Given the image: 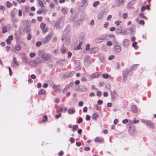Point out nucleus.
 I'll use <instances>...</instances> for the list:
<instances>
[{"label":"nucleus","instance_id":"0eeeda50","mask_svg":"<svg viewBox=\"0 0 156 156\" xmlns=\"http://www.w3.org/2000/svg\"><path fill=\"white\" fill-rule=\"evenodd\" d=\"M56 63L61 65H66L68 63V60L66 59L59 60L57 61Z\"/></svg>","mask_w":156,"mask_h":156},{"label":"nucleus","instance_id":"f8f14e48","mask_svg":"<svg viewBox=\"0 0 156 156\" xmlns=\"http://www.w3.org/2000/svg\"><path fill=\"white\" fill-rule=\"evenodd\" d=\"M76 90L80 91H87V89L84 85H80L76 89Z\"/></svg>","mask_w":156,"mask_h":156},{"label":"nucleus","instance_id":"c03bdc74","mask_svg":"<svg viewBox=\"0 0 156 156\" xmlns=\"http://www.w3.org/2000/svg\"><path fill=\"white\" fill-rule=\"evenodd\" d=\"M63 110V108L61 106H60L59 107L58 109L56 111L57 112H58L59 111L62 112Z\"/></svg>","mask_w":156,"mask_h":156},{"label":"nucleus","instance_id":"e2e57ef3","mask_svg":"<svg viewBox=\"0 0 156 156\" xmlns=\"http://www.w3.org/2000/svg\"><path fill=\"white\" fill-rule=\"evenodd\" d=\"M107 44L108 46H110L112 45V42L111 41H107Z\"/></svg>","mask_w":156,"mask_h":156},{"label":"nucleus","instance_id":"864d4df0","mask_svg":"<svg viewBox=\"0 0 156 156\" xmlns=\"http://www.w3.org/2000/svg\"><path fill=\"white\" fill-rule=\"evenodd\" d=\"M127 76H123V81L122 82L124 83L126 80L127 77Z\"/></svg>","mask_w":156,"mask_h":156},{"label":"nucleus","instance_id":"a18cd8bd","mask_svg":"<svg viewBox=\"0 0 156 156\" xmlns=\"http://www.w3.org/2000/svg\"><path fill=\"white\" fill-rule=\"evenodd\" d=\"M139 16L142 17V18L147 20V18L145 16H144V14L143 13H140L139 15Z\"/></svg>","mask_w":156,"mask_h":156},{"label":"nucleus","instance_id":"a878e982","mask_svg":"<svg viewBox=\"0 0 156 156\" xmlns=\"http://www.w3.org/2000/svg\"><path fill=\"white\" fill-rule=\"evenodd\" d=\"M46 94V91L44 89H41L38 92V94L39 95L42 94L45 95Z\"/></svg>","mask_w":156,"mask_h":156},{"label":"nucleus","instance_id":"a19ab883","mask_svg":"<svg viewBox=\"0 0 156 156\" xmlns=\"http://www.w3.org/2000/svg\"><path fill=\"white\" fill-rule=\"evenodd\" d=\"M122 30L121 29H117L116 30V32L117 34H121Z\"/></svg>","mask_w":156,"mask_h":156},{"label":"nucleus","instance_id":"ddd939ff","mask_svg":"<svg viewBox=\"0 0 156 156\" xmlns=\"http://www.w3.org/2000/svg\"><path fill=\"white\" fill-rule=\"evenodd\" d=\"M136 28L135 26L133 25H132L130 28L129 29L130 33L131 35H132L134 34V33L135 32Z\"/></svg>","mask_w":156,"mask_h":156},{"label":"nucleus","instance_id":"bf43d9fd","mask_svg":"<svg viewBox=\"0 0 156 156\" xmlns=\"http://www.w3.org/2000/svg\"><path fill=\"white\" fill-rule=\"evenodd\" d=\"M83 121V119L82 118L80 117L78 120L77 122L78 123L80 124Z\"/></svg>","mask_w":156,"mask_h":156},{"label":"nucleus","instance_id":"bb28decb","mask_svg":"<svg viewBox=\"0 0 156 156\" xmlns=\"http://www.w3.org/2000/svg\"><path fill=\"white\" fill-rule=\"evenodd\" d=\"M101 74L100 73H95L92 75V77L93 78H97Z\"/></svg>","mask_w":156,"mask_h":156},{"label":"nucleus","instance_id":"58836bf2","mask_svg":"<svg viewBox=\"0 0 156 156\" xmlns=\"http://www.w3.org/2000/svg\"><path fill=\"white\" fill-rule=\"evenodd\" d=\"M46 26V24L45 23L42 22L41 23L40 27L41 29L45 28V26Z\"/></svg>","mask_w":156,"mask_h":156},{"label":"nucleus","instance_id":"8fccbe9b","mask_svg":"<svg viewBox=\"0 0 156 156\" xmlns=\"http://www.w3.org/2000/svg\"><path fill=\"white\" fill-rule=\"evenodd\" d=\"M90 46L89 44H87L86 45V50L88 51L90 49Z\"/></svg>","mask_w":156,"mask_h":156},{"label":"nucleus","instance_id":"6e6d98bb","mask_svg":"<svg viewBox=\"0 0 156 156\" xmlns=\"http://www.w3.org/2000/svg\"><path fill=\"white\" fill-rule=\"evenodd\" d=\"M69 141L71 142V143H73L74 142H75V139L73 137H70L69 138Z\"/></svg>","mask_w":156,"mask_h":156},{"label":"nucleus","instance_id":"7ed1b4c3","mask_svg":"<svg viewBox=\"0 0 156 156\" xmlns=\"http://www.w3.org/2000/svg\"><path fill=\"white\" fill-rule=\"evenodd\" d=\"M53 34L52 32L49 33L44 39L42 40V43L44 44L48 43L51 38L52 37Z\"/></svg>","mask_w":156,"mask_h":156},{"label":"nucleus","instance_id":"1a4fd4ad","mask_svg":"<svg viewBox=\"0 0 156 156\" xmlns=\"http://www.w3.org/2000/svg\"><path fill=\"white\" fill-rule=\"evenodd\" d=\"M22 47L20 44H17L16 45L14 48L13 49H12V51L13 52L15 53L17 51H20Z\"/></svg>","mask_w":156,"mask_h":156},{"label":"nucleus","instance_id":"c85d7f7f","mask_svg":"<svg viewBox=\"0 0 156 156\" xmlns=\"http://www.w3.org/2000/svg\"><path fill=\"white\" fill-rule=\"evenodd\" d=\"M134 4V2L131 1L127 5V8L128 9H129L132 8L133 5Z\"/></svg>","mask_w":156,"mask_h":156},{"label":"nucleus","instance_id":"3c124183","mask_svg":"<svg viewBox=\"0 0 156 156\" xmlns=\"http://www.w3.org/2000/svg\"><path fill=\"white\" fill-rule=\"evenodd\" d=\"M42 43L41 41H37L36 43V45L37 47H39L42 44Z\"/></svg>","mask_w":156,"mask_h":156},{"label":"nucleus","instance_id":"c9c22d12","mask_svg":"<svg viewBox=\"0 0 156 156\" xmlns=\"http://www.w3.org/2000/svg\"><path fill=\"white\" fill-rule=\"evenodd\" d=\"M99 58L101 62H104L105 58L103 56L101 55L99 56Z\"/></svg>","mask_w":156,"mask_h":156},{"label":"nucleus","instance_id":"aec40b11","mask_svg":"<svg viewBox=\"0 0 156 156\" xmlns=\"http://www.w3.org/2000/svg\"><path fill=\"white\" fill-rule=\"evenodd\" d=\"M132 111L135 113H136L138 112L137 108L136 105H132L131 108Z\"/></svg>","mask_w":156,"mask_h":156},{"label":"nucleus","instance_id":"473e14b6","mask_svg":"<svg viewBox=\"0 0 156 156\" xmlns=\"http://www.w3.org/2000/svg\"><path fill=\"white\" fill-rule=\"evenodd\" d=\"M73 82H70L69 84L67 85L65 87V88L67 89L68 90L69 88L70 87L72 86L73 84Z\"/></svg>","mask_w":156,"mask_h":156},{"label":"nucleus","instance_id":"39448f33","mask_svg":"<svg viewBox=\"0 0 156 156\" xmlns=\"http://www.w3.org/2000/svg\"><path fill=\"white\" fill-rule=\"evenodd\" d=\"M143 123L145 124L147 126H149L150 128L153 129L154 127V124L152 122L147 120H143Z\"/></svg>","mask_w":156,"mask_h":156},{"label":"nucleus","instance_id":"6e6552de","mask_svg":"<svg viewBox=\"0 0 156 156\" xmlns=\"http://www.w3.org/2000/svg\"><path fill=\"white\" fill-rule=\"evenodd\" d=\"M106 39V37L104 36H102L96 38L95 39V42L96 43H100L102 42Z\"/></svg>","mask_w":156,"mask_h":156},{"label":"nucleus","instance_id":"4468645a","mask_svg":"<svg viewBox=\"0 0 156 156\" xmlns=\"http://www.w3.org/2000/svg\"><path fill=\"white\" fill-rule=\"evenodd\" d=\"M41 56H42L44 60L47 61L49 59L50 57V54L48 53H43V54L41 55Z\"/></svg>","mask_w":156,"mask_h":156},{"label":"nucleus","instance_id":"052dcab7","mask_svg":"<svg viewBox=\"0 0 156 156\" xmlns=\"http://www.w3.org/2000/svg\"><path fill=\"white\" fill-rule=\"evenodd\" d=\"M43 53V51L41 50H39L38 51V54L39 56L41 55Z\"/></svg>","mask_w":156,"mask_h":156},{"label":"nucleus","instance_id":"c756f323","mask_svg":"<svg viewBox=\"0 0 156 156\" xmlns=\"http://www.w3.org/2000/svg\"><path fill=\"white\" fill-rule=\"evenodd\" d=\"M98 117V113H94L91 116L92 118L94 120H95Z\"/></svg>","mask_w":156,"mask_h":156},{"label":"nucleus","instance_id":"4c0bfd02","mask_svg":"<svg viewBox=\"0 0 156 156\" xmlns=\"http://www.w3.org/2000/svg\"><path fill=\"white\" fill-rule=\"evenodd\" d=\"M99 3H100L99 1H96L93 3V7H96L97 6V5L99 4Z\"/></svg>","mask_w":156,"mask_h":156},{"label":"nucleus","instance_id":"9d476101","mask_svg":"<svg viewBox=\"0 0 156 156\" xmlns=\"http://www.w3.org/2000/svg\"><path fill=\"white\" fill-rule=\"evenodd\" d=\"M80 62L79 60H77L75 61V69L76 70H78L80 69L81 67L80 66Z\"/></svg>","mask_w":156,"mask_h":156},{"label":"nucleus","instance_id":"20e7f679","mask_svg":"<svg viewBox=\"0 0 156 156\" xmlns=\"http://www.w3.org/2000/svg\"><path fill=\"white\" fill-rule=\"evenodd\" d=\"M91 58L88 55H86L84 58L83 62L84 65L86 67H88L91 63Z\"/></svg>","mask_w":156,"mask_h":156},{"label":"nucleus","instance_id":"13d9d810","mask_svg":"<svg viewBox=\"0 0 156 156\" xmlns=\"http://www.w3.org/2000/svg\"><path fill=\"white\" fill-rule=\"evenodd\" d=\"M115 58V56L113 55H110L108 58V59L109 60H111Z\"/></svg>","mask_w":156,"mask_h":156},{"label":"nucleus","instance_id":"412c9836","mask_svg":"<svg viewBox=\"0 0 156 156\" xmlns=\"http://www.w3.org/2000/svg\"><path fill=\"white\" fill-rule=\"evenodd\" d=\"M99 50L98 48H91L90 50V52L92 54H95L97 53Z\"/></svg>","mask_w":156,"mask_h":156},{"label":"nucleus","instance_id":"5701e85b","mask_svg":"<svg viewBox=\"0 0 156 156\" xmlns=\"http://www.w3.org/2000/svg\"><path fill=\"white\" fill-rule=\"evenodd\" d=\"M110 93L112 99H114L117 96V94L115 92V90L113 92L110 91Z\"/></svg>","mask_w":156,"mask_h":156},{"label":"nucleus","instance_id":"2f4dec72","mask_svg":"<svg viewBox=\"0 0 156 156\" xmlns=\"http://www.w3.org/2000/svg\"><path fill=\"white\" fill-rule=\"evenodd\" d=\"M137 44V42H134L132 44V46L133 47H134V49L135 50H137L138 48V46H136Z\"/></svg>","mask_w":156,"mask_h":156},{"label":"nucleus","instance_id":"774afa93","mask_svg":"<svg viewBox=\"0 0 156 156\" xmlns=\"http://www.w3.org/2000/svg\"><path fill=\"white\" fill-rule=\"evenodd\" d=\"M97 103L99 105H101L103 103V101L101 100H98L97 101Z\"/></svg>","mask_w":156,"mask_h":156},{"label":"nucleus","instance_id":"09e8293b","mask_svg":"<svg viewBox=\"0 0 156 156\" xmlns=\"http://www.w3.org/2000/svg\"><path fill=\"white\" fill-rule=\"evenodd\" d=\"M27 34H28V35L27 37V39L28 40H30L31 39V36L30 35V32H29V33H27Z\"/></svg>","mask_w":156,"mask_h":156},{"label":"nucleus","instance_id":"338daca9","mask_svg":"<svg viewBox=\"0 0 156 156\" xmlns=\"http://www.w3.org/2000/svg\"><path fill=\"white\" fill-rule=\"evenodd\" d=\"M8 40L10 41H12L13 39V36L12 35H10L9 36L8 38H7Z\"/></svg>","mask_w":156,"mask_h":156},{"label":"nucleus","instance_id":"b1692460","mask_svg":"<svg viewBox=\"0 0 156 156\" xmlns=\"http://www.w3.org/2000/svg\"><path fill=\"white\" fill-rule=\"evenodd\" d=\"M74 73L73 72H70L67 74H63L64 77L66 78H69L73 76L74 75Z\"/></svg>","mask_w":156,"mask_h":156},{"label":"nucleus","instance_id":"680f3d73","mask_svg":"<svg viewBox=\"0 0 156 156\" xmlns=\"http://www.w3.org/2000/svg\"><path fill=\"white\" fill-rule=\"evenodd\" d=\"M122 17L124 19H126L127 17V13H125L123 15Z\"/></svg>","mask_w":156,"mask_h":156},{"label":"nucleus","instance_id":"423d86ee","mask_svg":"<svg viewBox=\"0 0 156 156\" xmlns=\"http://www.w3.org/2000/svg\"><path fill=\"white\" fill-rule=\"evenodd\" d=\"M51 85H53L52 87L54 90L55 91L57 92H60L61 90V88L59 86L54 85L53 82H51L50 83Z\"/></svg>","mask_w":156,"mask_h":156},{"label":"nucleus","instance_id":"2eb2a0df","mask_svg":"<svg viewBox=\"0 0 156 156\" xmlns=\"http://www.w3.org/2000/svg\"><path fill=\"white\" fill-rule=\"evenodd\" d=\"M105 12V9H103L97 15L98 19L99 20L101 19L103 16Z\"/></svg>","mask_w":156,"mask_h":156},{"label":"nucleus","instance_id":"7c9ffc66","mask_svg":"<svg viewBox=\"0 0 156 156\" xmlns=\"http://www.w3.org/2000/svg\"><path fill=\"white\" fill-rule=\"evenodd\" d=\"M10 19L13 23H17L19 21L18 19L15 17H10Z\"/></svg>","mask_w":156,"mask_h":156},{"label":"nucleus","instance_id":"f704fd0d","mask_svg":"<svg viewBox=\"0 0 156 156\" xmlns=\"http://www.w3.org/2000/svg\"><path fill=\"white\" fill-rule=\"evenodd\" d=\"M102 76L103 78L107 79L108 78H111V76L108 74H103L102 75Z\"/></svg>","mask_w":156,"mask_h":156},{"label":"nucleus","instance_id":"de8ad7c7","mask_svg":"<svg viewBox=\"0 0 156 156\" xmlns=\"http://www.w3.org/2000/svg\"><path fill=\"white\" fill-rule=\"evenodd\" d=\"M35 55V53L34 52L30 53L29 55L30 56L31 58H33L34 57Z\"/></svg>","mask_w":156,"mask_h":156},{"label":"nucleus","instance_id":"dca6fc26","mask_svg":"<svg viewBox=\"0 0 156 156\" xmlns=\"http://www.w3.org/2000/svg\"><path fill=\"white\" fill-rule=\"evenodd\" d=\"M138 64H134L133 65L131 66L130 68V69L129 70H130V72L131 73L130 74L129 73V75H131L133 73V70H136L137 69V65H138Z\"/></svg>","mask_w":156,"mask_h":156},{"label":"nucleus","instance_id":"79ce46f5","mask_svg":"<svg viewBox=\"0 0 156 156\" xmlns=\"http://www.w3.org/2000/svg\"><path fill=\"white\" fill-rule=\"evenodd\" d=\"M61 51L62 53V54H64L66 51V49L64 47H63L61 48Z\"/></svg>","mask_w":156,"mask_h":156},{"label":"nucleus","instance_id":"e433bc0d","mask_svg":"<svg viewBox=\"0 0 156 156\" xmlns=\"http://www.w3.org/2000/svg\"><path fill=\"white\" fill-rule=\"evenodd\" d=\"M23 63L25 64H26L27 63V58L26 56H24L23 58Z\"/></svg>","mask_w":156,"mask_h":156},{"label":"nucleus","instance_id":"5fc2aeb1","mask_svg":"<svg viewBox=\"0 0 156 156\" xmlns=\"http://www.w3.org/2000/svg\"><path fill=\"white\" fill-rule=\"evenodd\" d=\"M43 58L42 57V56L41 57H40L38 58L37 59L38 60V62H42V60L43 59Z\"/></svg>","mask_w":156,"mask_h":156},{"label":"nucleus","instance_id":"4d7b16f0","mask_svg":"<svg viewBox=\"0 0 156 156\" xmlns=\"http://www.w3.org/2000/svg\"><path fill=\"white\" fill-rule=\"evenodd\" d=\"M133 122L135 123H139L140 122V121L139 120H136V118H134L133 119Z\"/></svg>","mask_w":156,"mask_h":156},{"label":"nucleus","instance_id":"49530a36","mask_svg":"<svg viewBox=\"0 0 156 156\" xmlns=\"http://www.w3.org/2000/svg\"><path fill=\"white\" fill-rule=\"evenodd\" d=\"M38 4L39 5L42 7L44 6V4L43 2L42 1H39L38 2Z\"/></svg>","mask_w":156,"mask_h":156},{"label":"nucleus","instance_id":"f03ea898","mask_svg":"<svg viewBox=\"0 0 156 156\" xmlns=\"http://www.w3.org/2000/svg\"><path fill=\"white\" fill-rule=\"evenodd\" d=\"M20 31L22 34H24L25 33H29L30 31V28L28 24L26 26L22 27L20 29Z\"/></svg>","mask_w":156,"mask_h":156},{"label":"nucleus","instance_id":"cd10ccee","mask_svg":"<svg viewBox=\"0 0 156 156\" xmlns=\"http://www.w3.org/2000/svg\"><path fill=\"white\" fill-rule=\"evenodd\" d=\"M94 141L95 142H99L101 143L103 141V139L102 138H100L99 137H97L95 139Z\"/></svg>","mask_w":156,"mask_h":156},{"label":"nucleus","instance_id":"4be33fe9","mask_svg":"<svg viewBox=\"0 0 156 156\" xmlns=\"http://www.w3.org/2000/svg\"><path fill=\"white\" fill-rule=\"evenodd\" d=\"M125 2V0H117L116 2H118V4L117 6L119 7L121 5L122 6H123L125 4L124 3Z\"/></svg>","mask_w":156,"mask_h":156},{"label":"nucleus","instance_id":"69168bd1","mask_svg":"<svg viewBox=\"0 0 156 156\" xmlns=\"http://www.w3.org/2000/svg\"><path fill=\"white\" fill-rule=\"evenodd\" d=\"M139 23L140 24L144 25V22L143 20H140L139 21Z\"/></svg>","mask_w":156,"mask_h":156},{"label":"nucleus","instance_id":"6ab92c4d","mask_svg":"<svg viewBox=\"0 0 156 156\" xmlns=\"http://www.w3.org/2000/svg\"><path fill=\"white\" fill-rule=\"evenodd\" d=\"M129 44V41L127 39H125L123 41L122 45L123 47L127 48Z\"/></svg>","mask_w":156,"mask_h":156},{"label":"nucleus","instance_id":"ea45409f","mask_svg":"<svg viewBox=\"0 0 156 156\" xmlns=\"http://www.w3.org/2000/svg\"><path fill=\"white\" fill-rule=\"evenodd\" d=\"M16 13L15 12V11L13 10H12V11L10 12V15H11V17H15L14 16L16 15Z\"/></svg>","mask_w":156,"mask_h":156},{"label":"nucleus","instance_id":"f257e3e1","mask_svg":"<svg viewBox=\"0 0 156 156\" xmlns=\"http://www.w3.org/2000/svg\"><path fill=\"white\" fill-rule=\"evenodd\" d=\"M64 20L62 18H60L57 21L53 20L51 23L52 26L56 28L57 29L60 30L64 24Z\"/></svg>","mask_w":156,"mask_h":156},{"label":"nucleus","instance_id":"37998d69","mask_svg":"<svg viewBox=\"0 0 156 156\" xmlns=\"http://www.w3.org/2000/svg\"><path fill=\"white\" fill-rule=\"evenodd\" d=\"M6 5L8 8H9L12 6V4L9 1H7L6 2Z\"/></svg>","mask_w":156,"mask_h":156},{"label":"nucleus","instance_id":"a211bd4d","mask_svg":"<svg viewBox=\"0 0 156 156\" xmlns=\"http://www.w3.org/2000/svg\"><path fill=\"white\" fill-rule=\"evenodd\" d=\"M130 70H129L128 69H126L123 71V75L128 76V75H129V73H130Z\"/></svg>","mask_w":156,"mask_h":156},{"label":"nucleus","instance_id":"f3484780","mask_svg":"<svg viewBox=\"0 0 156 156\" xmlns=\"http://www.w3.org/2000/svg\"><path fill=\"white\" fill-rule=\"evenodd\" d=\"M113 49L115 51L119 52L121 51L122 48L119 45H115Z\"/></svg>","mask_w":156,"mask_h":156},{"label":"nucleus","instance_id":"603ef678","mask_svg":"<svg viewBox=\"0 0 156 156\" xmlns=\"http://www.w3.org/2000/svg\"><path fill=\"white\" fill-rule=\"evenodd\" d=\"M78 129V126L77 125L74 126L73 127V131H74L76 129Z\"/></svg>","mask_w":156,"mask_h":156},{"label":"nucleus","instance_id":"72a5a7b5","mask_svg":"<svg viewBox=\"0 0 156 156\" xmlns=\"http://www.w3.org/2000/svg\"><path fill=\"white\" fill-rule=\"evenodd\" d=\"M68 112L70 114H73L75 112V110L73 108L69 109L68 110Z\"/></svg>","mask_w":156,"mask_h":156},{"label":"nucleus","instance_id":"393cba45","mask_svg":"<svg viewBox=\"0 0 156 156\" xmlns=\"http://www.w3.org/2000/svg\"><path fill=\"white\" fill-rule=\"evenodd\" d=\"M2 33L3 34H4L6 32H7L9 30V27L7 26H5L2 27Z\"/></svg>","mask_w":156,"mask_h":156},{"label":"nucleus","instance_id":"9b49d317","mask_svg":"<svg viewBox=\"0 0 156 156\" xmlns=\"http://www.w3.org/2000/svg\"><path fill=\"white\" fill-rule=\"evenodd\" d=\"M19 63L16 61V57L13 58L12 59V62L11 63V65L12 67H15L19 65Z\"/></svg>","mask_w":156,"mask_h":156},{"label":"nucleus","instance_id":"0e129e2a","mask_svg":"<svg viewBox=\"0 0 156 156\" xmlns=\"http://www.w3.org/2000/svg\"><path fill=\"white\" fill-rule=\"evenodd\" d=\"M121 23V21H115V24L117 26L119 25Z\"/></svg>","mask_w":156,"mask_h":156}]
</instances>
